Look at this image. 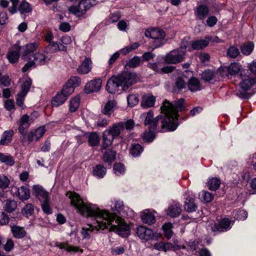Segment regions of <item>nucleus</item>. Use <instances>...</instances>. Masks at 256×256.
I'll return each instance as SVG.
<instances>
[{"instance_id": "nucleus-51", "label": "nucleus", "mask_w": 256, "mask_h": 256, "mask_svg": "<svg viewBox=\"0 0 256 256\" xmlns=\"http://www.w3.org/2000/svg\"><path fill=\"white\" fill-rule=\"evenodd\" d=\"M143 151V148L139 144H132L130 150V154L134 157L138 156Z\"/></svg>"}, {"instance_id": "nucleus-57", "label": "nucleus", "mask_w": 256, "mask_h": 256, "mask_svg": "<svg viewBox=\"0 0 256 256\" xmlns=\"http://www.w3.org/2000/svg\"><path fill=\"white\" fill-rule=\"evenodd\" d=\"M88 142L92 146H96L99 143V137L97 134L92 133L88 136Z\"/></svg>"}, {"instance_id": "nucleus-64", "label": "nucleus", "mask_w": 256, "mask_h": 256, "mask_svg": "<svg viewBox=\"0 0 256 256\" xmlns=\"http://www.w3.org/2000/svg\"><path fill=\"white\" fill-rule=\"evenodd\" d=\"M176 86L178 90H182L186 87V83L182 78H178L175 82Z\"/></svg>"}, {"instance_id": "nucleus-46", "label": "nucleus", "mask_w": 256, "mask_h": 256, "mask_svg": "<svg viewBox=\"0 0 256 256\" xmlns=\"http://www.w3.org/2000/svg\"><path fill=\"white\" fill-rule=\"evenodd\" d=\"M156 127L148 126V132H146L144 134V139L147 142H150L153 140L154 138V132Z\"/></svg>"}, {"instance_id": "nucleus-22", "label": "nucleus", "mask_w": 256, "mask_h": 256, "mask_svg": "<svg viewBox=\"0 0 256 256\" xmlns=\"http://www.w3.org/2000/svg\"><path fill=\"white\" fill-rule=\"evenodd\" d=\"M30 118L24 114L22 116L19 122V128H18V132H19L24 135L26 134V129L29 127L32 121Z\"/></svg>"}, {"instance_id": "nucleus-25", "label": "nucleus", "mask_w": 256, "mask_h": 256, "mask_svg": "<svg viewBox=\"0 0 256 256\" xmlns=\"http://www.w3.org/2000/svg\"><path fill=\"white\" fill-rule=\"evenodd\" d=\"M54 246L58 248L61 250H64L68 252H80V253H82L83 252V250L82 249L79 248L78 246H70L68 242H56Z\"/></svg>"}, {"instance_id": "nucleus-17", "label": "nucleus", "mask_w": 256, "mask_h": 256, "mask_svg": "<svg viewBox=\"0 0 256 256\" xmlns=\"http://www.w3.org/2000/svg\"><path fill=\"white\" fill-rule=\"evenodd\" d=\"M20 46L17 44L14 45L12 48L9 50L6 56L9 62L11 64L17 62L20 58Z\"/></svg>"}, {"instance_id": "nucleus-7", "label": "nucleus", "mask_w": 256, "mask_h": 256, "mask_svg": "<svg viewBox=\"0 0 256 256\" xmlns=\"http://www.w3.org/2000/svg\"><path fill=\"white\" fill-rule=\"evenodd\" d=\"M145 36L154 40L152 42L153 48L160 47L165 43L166 34L164 30L155 28H150L145 32Z\"/></svg>"}, {"instance_id": "nucleus-16", "label": "nucleus", "mask_w": 256, "mask_h": 256, "mask_svg": "<svg viewBox=\"0 0 256 256\" xmlns=\"http://www.w3.org/2000/svg\"><path fill=\"white\" fill-rule=\"evenodd\" d=\"M32 189L41 203L49 202L50 198L48 192L45 190L40 185H34Z\"/></svg>"}, {"instance_id": "nucleus-4", "label": "nucleus", "mask_w": 256, "mask_h": 256, "mask_svg": "<svg viewBox=\"0 0 256 256\" xmlns=\"http://www.w3.org/2000/svg\"><path fill=\"white\" fill-rule=\"evenodd\" d=\"M110 214L113 215L114 218L108 228L122 237L128 236L130 234L129 226L126 223L122 218L116 216L114 214L110 212Z\"/></svg>"}, {"instance_id": "nucleus-49", "label": "nucleus", "mask_w": 256, "mask_h": 256, "mask_svg": "<svg viewBox=\"0 0 256 256\" xmlns=\"http://www.w3.org/2000/svg\"><path fill=\"white\" fill-rule=\"evenodd\" d=\"M80 98L78 96L72 98L70 102L69 109L71 112H76L80 106Z\"/></svg>"}, {"instance_id": "nucleus-54", "label": "nucleus", "mask_w": 256, "mask_h": 256, "mask_svg": "<svg viewBox=\"0 0 256 256\" xmlns=\"http://www.w3.org/2000/svg\"><path fill=\"white\" fill-rule=\"evenodd\" d=\"M240 54L238 48L236 46H231L227 50L226 54L230 58H236Z\"/></svg>"}, {"instance_id": "nucleus-37", "label": "nucleus", "mask_w": 256, "mask_h": 256, "mask_svg": "<svg viewBox=\"0 0 256 256\" xmlns=\"http://www.w3.org/2000/svg\"><path fill=\"white\" fill-rule=\"evenodd\" d=\"M202 78L206 82L216 80L217 75L216 72L210 70H206L202 73Z\"/></svg>"}, {"instance_id": "nucleus-61", "label": "nucleus", "mask_w": 256, "mask_h": 256, "mask_svg": "<svg viewBox=\"0 0 256 256\" xmlns=\"http://www.w3.org/2000/svg\"><path fill=\"white\" fill-rule=\"evenodd\" d=\"M140 62V58L138 56H135L129 60L128 64L130 67L136 68L139 66Z\"/></svg>"}, {"instance_id": "nucleus-35", "label": "nucleus", "mask_w": 256, "mask_h": 256, "mask_svg": "<svg viewBox=\"0 0 256 256\" xmlns=\"http://www.w3.org/2000/svg\"><path fill=\"white\" fill-rule=\"evenodd\" d=\"M34 58L33 61L35 62L36 64L37 65H44L45 64L48 60L46 56L42 53L41 52H36L33 56H32V58Z\"/></svg>"}, {"instance_id": "nucleus-1", "label": "nucleus", "mask_w": 256, "mask_h": 256, "mask_svg": "<svg viewBox=\"0 0 256 256\" xmlns=\"http://www.w3.org/2000/svg\"><path fill=\"white\" fill-rule=\"evenodd\" d=\"M66 196L70 200V204L77 212L88 218L92 222L82 228L81 233L84 238L90 237L92 231L108 228L114 219V216L105 210H101L96 205L84 202L80 196L74 192H70Z\"/></svg>"}, {"instance_id": "nucleus-24", "label": "nucleus", "mask_w": 256, "mask_h": 256, "mask_svg": "<svg viewBox=\"0 0 256 256\" xmlns=\"http://www.w3.org/2000/svg\"><path fill=\"white\" fill-rule=\"evenodd\" d=\"M208 8L204 4H200L194 9L196 18L200 20H204L208 15Z\"/></svg>"}, {"instance_id": "nucleus-60", "label": "nucleus", "mask_w": 256, "mask_h": 256, "mask_svg": "<svg viewBox=\"0 0 256 256\" xmlns=\"http://www.w3.org/2000/svg\"><path fill=\"white\" fill-rule=\"evenodd\" d=\"M80 82L81 80L79 77L74 76L70 78L67 83L74 88L75 87L80 85Z\"/></svg>"}, {"instance_id": "nucleus-63", "label": "nucleus", "mask_w": 256, "mask_h": 256, "mask_svg": "<svg viewBox=\"0 0 256 256\" xmlns=\"http://www.w3.org/2000/svg\"><path fill=\"white\" fill-rule=\"evenodd\" d=\"M22 212H24L26 217L32 215L34 212V206L32 204H27L25 207L23 208Z\"/></svg>"}, {"instance_id": "nucleus-41", "label": "nucleus", "mask_w": 256, "mask_h": 256, "mask_svg": "<svg viewBox=\"0 0 256 256\" xmlns=\"http://www.w3.org/2000/svg\"><path fill=\"white\" fill-rule=\"evenodd\" d=\"M0 162L6 165L12 166L14 164V160L13 158L8 154H5L0 152Z\"/></svg>"}, {"instance_id": "nucleus-38", "label": "nucleus", "mask_w": 256, "mask_h": 256, "mask_svg": "<svg viewBox=\"0 0 256 256\" xmlns=\"http://www.w3.org/2000/svg\"><path fill=\"white\" fill-rule=\"evenodd\" d=\"M66 98L62 92L58 93L52 100V104L53 106H58L66 100Z\"/></svg>"}, {"instance_id": "nucleus-31", "label": "nucleus", "mask_w": 256, "mask_h": 256, "mask_svg": "<svg viewBox=\"0 0 256 256\" xmlns=\"http://www.w3.org/2000/svg\"><path fill=\"white\" fill-rule=\"evenodd\" d=\"M154 249L158 250L164 252H166L170 250H176V246H174L172 244L162 242L156 243L154 246Z\"/></svg>"}, {"instance_id": "nucleus-52", "label": "nucleus", "mask_w": 256, "mask_h": 256, "mask_svg": "<svg viewBox=\"0 0 256 256\" xmlns=\"http://www.w3.org/2000/svg\"><path fill=\"white\" fill-rule=\"evenodd\" d=\"M113 170L114 174L116 176L122 175L126 171V168L121 163H116L114 165Z\"/></svg>"}, {"instance_id": "nucleus-36", "label": "nucleus", "mask_w": 256, "mask_h": 256, "mask_svg": "<svg viewBox=\"0 0 256 256\" xmlns=\"http://www.w3.org/2000/svg\"><path fill=\"white\" fill-rule=\"evenodd\" d=\"M11 231L14 238H22L26 235V232L22 227L18 226H11Z\"/></svg>"}, {"instance_id": "nucleus-11", "label": "nucleus", "mask_w": 256, "mask_h": 256, "mask_svg": "<svg viewBox=\"0 0 256 256\" xmlns=\"http://www.w3.org/2000/svg\"><path fill=\"white\" fill-rule=\"evenodd\" d=\"M38 46V43L34 42L20 47L22 58L24 60H30L34 54L33 52L37 49Z\"/></svg>"}, {"instance_id": "nucleus-50", "label": "nucleus", "mask_w": 256, "mask_h": 256, "mask_svg": "<svg viewBox=\"0 0 256 256\" xmlns=\"http://www.w3.org/2000/svg\"><path fill=\"white\" fill-rule=\"evenodd\" d=\"M162 228L164 232V236L168 239L170 238L173 234L172 230V224L170 222H166L162 226Z\"/></svg>"}, {"instance_id": "nucleus-5", "label": "nucleus", "mask_w": 256, "mask_h": 256, "mask_svg": "<svg viewBox=\"0 0 256 256\" xmlns=\"http://www.w3.org/2000/svg\"><path fill=\"white\" fill-rule=\"evenodd\" d=\"M248 72L246 71L245 74L240 78L242 79L240 83V90L238 96L242 98H248L251 94L248 90L256 83V78H252L246 74Z\"/></svg>"}, {"instance_id": "nucleus-6", "label": "nucleus", "mask_w": 256, "mask_h": 256, "mask_svg": "<svg viewBox=\"0 0 256 256\" xmlns=\"http://www.w3.org/2000/svg\"><path fill=\"white\" fill-rule=\"evenodd\" d=\"M96 4V0H80L78 5L69 7L68 12L78 17L84 16L88 10Z\"/></svg>"}, {"instance_id": "nucleus-26", "label": "nucleus", "mask_w": 256, "mask_h": 256, "mask_svg": "<svg viewBox=\"0 0 256 256\" xmlns=\"http://www.w3.org/2000/svg\"><path fill=\"white\" fill-rule=\"evenodd\" d=\"M58 50L66 51V46L63 44L54 42V41H50L48 42V44L46 48V51L47 53H54Z\"/></svg>"}, {"instance_id": "nucleus-10", "label": "nucleus", "mask_w": 256, "mask_h": 256, "mask_svg": "<svg viewBox=\"0 0 256 256\" xmlns=\"http://www.w3.org/2000/svg\"><path fill=\"white\" fill-rule=\"evenodd\" d=\"M184 208L188 212H195L197 205L195 201V196L192 192L188 190L184 195Z\"/></svg>"}, {"instance_id": "nucleus-47", "label": "nucleus", "mask_w": 256, "mask_h": 256, "mask_svg": "<svg viewBox=\"0 0 256 256\" xmlns=\"http://www.w3.org/2000/svg\"><path fill=\"white\" fill-rule=\"evenodd\" d=\"M32 80L29 78H26L25 80L23 82L21 86V91L20 93L22 94L23 95H26L32 85Z\"/></svg>"}, {"instance_id": "nucleus-23", "label": "nucleus", "mask_w": 256, "mask_h": 256, "mask_svg": "<svg viewBox=\"0 0 256 256\" xmlns=\"http://www.w3.org/2000/svg\"><path fill=\"white\" fill-rule=\"evenodd\" d=\"M166 212L168 216L172 218H176L180 215L182 208L178 203L174 202L168 206Z\"/></svg>"}, {"instance_id": "nucleus-9", "label": "nucleus", "mask_w": 256, "mask_h": 256, "mask_svg": "<svg viewBox=\"0 0 256 256\" xmlns=\"http://www.w3.org/2000/svg\"><path fill=\"white\" fill-rule=\"evenodd\" d=\"M184 55L185 51L174 50L167 54L164 60L167 64H176L183 61Z\"/></svg>"}, {"instance_id": "nucleus-62", "label": "nucleus", "mask_w": 256, "mask_h": 256, "mask_svg": "<svg viewBox=\"0 0 256 256\" xmlns=\"http://www.w3.org/2000/svg\"><path fill=\"white\" fill-rule=\"evenodd\" d=\"M27 62L24 64V67L22 68V72H26L28 71L30 68H34L36 66L35 62L33 61L30 58V60H26Z\"/></svg>"}, {"instance_id": "nucleus-40", "label": "nucleus", "mask_w": 256, "mask_h": 256, "mask_svg": "<svg viewBox=\"0 0 256 256\" xmlns=\"http://www.w3.org/2000/svg\"><path fill=\"white\" fill-rule=\"evenodd\" d=\"M13 134L12 130H6L4 132L0 140V144L6 145L10 143L12 140Z\"/></svg>"}, {"instance_id": "nucleus-53", "label": "nucleus", "mask_w": 256, "mask_h": 256, "mask_svg": "<svg viewBox=\"0 0 256 256\" xmlns=\"http://www.w3.org/2000/svg\"><path fill=\"white\" fill-rule=\"evenodd\" d=\"M17 208V202L14 200H7L5 204L4 208L6 211L11 212L14 211Z\"/></svg>"}, {"instance_id": "nucleus-21", "label": "nucleus", "mask_w": 256, "mask_h": 256, "mask_svg": "<svg viewBox=\"0 0 256 256\" xmlns=\"http://www.w3.org/2000/svg\"><path fill=\"white\" fill-rule=\"evenodd\" d=\"M14 194L22 200H28L30 198V192L29 189L24 186H21L19 188L16 187Z\"/></svg>"}, {"instance_id": "nucleus-2", "label": "nucleus", "mask_w": 256, "mask_h": 256, "mask_svg": "<svg viewBox=\"0 0 256 256\" xmlns=\"http://www.w3.org/2000/svg\"><path fill=\"white\" fill-rule=\"evenodd\" d=\"M185 108L184 100L180 98L174 104L166 100L161 106V112L164 118L162 122V126L168 131L175 130L178 126L177 120L178 117V112Z\"/></svg>"}, {"instance_id": "nucleus-15", "label": "nucleus", "mask_w": 256, "mask_h": 256, "mask_svg": "<svg viewBox=\"0 0 256 256\" xmlns=\"http://www.w3.org/2000/svg\"><path fill=\"white\" fill-rule=\"evenodd\" d=\"M228 72L230 76H234L238 75L240 78L246 72V70L244 69L242 66L237 62L231 63L228 66Z\"/></svg>"}, {"instance_id": "nucleus-13", "label": "nucleus", "mask_w": 256, "mask_h": 256, "mask_svg": "<svg viewBox=\"0 0 256 256\" xmlns=\"http://www.w3.org/2000/svg\"><path fill=\"white\" fill-rule=\"evenodd\" d=\"M156 212L154 210L146 209L141 212L142 222L148 225H152L156 222Z\"/></svg>"}, {"instance_id": "nucleus-29", "label": "nucleus", "mask_w": 256, "mask_h": 256, "mask_svg": "<svg viewBox=\"0 0 256 256\" xmlns=\"http://www.w3.org/2000/svg\"><path fill=\"white\" fill-rule=\"evenodd\" d=\"M209 42V38L194 41L192 43L191 47L189 48L188 51H192V50H198L204 48L208 46Z\"/></svg>"}, {"instance_id": "nucleus-20", "label": "nucleus", "mask_w": 256, "mask_h": 256, "mask_svg": "<svg viewBox=\"0 0 256 256\" xmlns=\"http://www.w3.org/2000/svg\"><path fill=\"white\" fill-rule=\"evenodd\" d=\"M45 132V127L42 126L38 128L34 131H31L28 132L27 134V138L29 142L33 140H38L43 136Z\"/></svg>"}, {"instance_id": "nucleus-42", "label": "nucleus", "mask_w": 256, "mask_h": 256, "mask_svg": "<svg viewBox=\"0 0 256 256\" xmlns=\"http://www.w3.org/2000/svg\"><path fill=\"white\" fill-rule=\"evenodd\" d=\"M220 180L217 178H212L208 182V186L210 190H216L218 188L220 184Z\"/></svg>"}, {"instance_id": "nucleus-12", "label": "nucleus", "mask_w": 256, "mask_h": 256, "mask_svg": "<svg viewBox=\"0 0 256 256\" xmlns=\"http://www.w3.org/2000/svg\"><path fill=\"white\" fill-rule=\"evenodd\" d=\"M102 80L100 78H95L88 82L84 86V91L86 94L98 92L101 89Z\"/></svg>"}, {"instance_id": "nucleus-18", "label": "nucleus", "mask_w": 256, "mask_h": 256, "mask_svg": "<svg viewBox=\"0 0 256 256\" xmlns=\"http://www.w3.org/2000/svg\"><path fill=\"white\" fill-rule=\"evenodd\" d=\"M231 222L229 219L224 218L222 219L218 223V225L212 226L211 229L214 232H224L230 228Z\"/></svg>"}, {"instance_id": "nucleus-8", "label": "nucleus", "mask_w": 256, "mask_h": 256, "mask_svg": "<svg viewBox=\"0 0 256 256\" xmlns=\"http://www.w3.org/2000/svg\"><path fill=\"white\" fill-rule=\"evenodd\" d=\"M110 206L114 214H118L121 217L130 218L134 216V212L128 206H125L122 200H114L112 202Z\"/></svg>"}, {"instance_id": "nucleus-30", "label": "nucleus", "mask_w": 256, "mask_h": 256, "mask_svg": "<svg viewBox=\"0 0 256 256\" xmlns=\"http://www.w3.org/2000/svg\"><path fill=\"white\" fill-rule=\"evenodd\" d=\"M106 130L116 138L118 136L121 132L124 130V124L122 122H119L114 124L112 127Z\"/></svg>"}, {"instance_id": "nucleus-28", "label": "nucleus", "mask_w": 256, "mask_h": 256, "mask_svg": "<svg viewBox=\"0 0 256 256\" xmlns=\"http://www.w3.org/2000/svg\"><path fill=\"white\" fill-rule=\"evenodd\" d=\"M162 118L161 116H158L154 118V114L151 110H150L147 114L144 120L145 125H148V126H157V124L159 119Z\"/></svg>"}, {"instance_id": "nucleus-56", "label": "nucleus", "mask_w": 256, "mask_h": 256, "mask_svg": "<svg viewBox=\"0 0 256 256\" xmlns=\"http://www.w3.org/2000/svg\"><path fill=\"white\" fill-rule=\"evenodd\" d=\"M233 216L234 218L239 220H244L248 217L247 212L244 210H240L234 212Z\"/></svg>"}, {"instance_id": "nucleus-39", "label": "nucleus", "mask_w": 256, "mask_h": 256, "mask_svg": "<svg viewBox=\"0 0 256 256\" xmlns=\"http://www.w3.org/2000/svg\"><path fill=\"white\" fill-rule=\"evenodd\" d=\"M114 138H115L110 134L109 132L106 130L103 134L104 146L102 148H106L110 146Z\"/></svg>"}, {"instance_id": "nucleus-43", "label": "nucleus", "mask_w": 256, "mask_h": 256, "mask_svg": "<svg viewBox=\"0 0 256 256\" xmlns=\"http://www.w3.org/2000/svg\"><path fill=\"white\" fill-rule=\"evenodd\" d=\"M156 99L153 96H146L142 102V106L144 108H150L154 104Z\"/></svg>"}, {"instance_id": "nucleus-14", "label": "nucleus", "mask_w": 256, "mask_h": 256, "mask_svg": "<svg viewBox=\"0 0 256 256\" xmlns=\"http://www.w3.org/2000/svg\"><path fill=\"white\" fill-rule=\"evenodd\" d=\"M136 234L140 239L146 240H150L154 236L153 232L150 228L142 226L137 227Z\"/></svg>"}, {"instance_id": "nucleus-58", "label": "nucleus", "mask_w": 256, "mask_h": 256, "mask_svg": "<svg viewBox=\"0 0 256 256\" xmlns=\"http://www.w3.org/2000/svg\"><path fill=\"white\" fill-rule=\"evenodd\" d=\"M74 88H73V87L66 82L63 86L60 92L66 96L67 98L74 92Z\"/></svg>"}, {"instance_id": "nucleus-45", "label": "nucleus", "mask_w": 256, "mask_h": 256, "mask_svg": "<svg viewBox=\"0 0 256 256\" xmlns=\"http://www.w3.org/2000/svg\"><path fill=\"white\" fill-rule=\"evenodd\" d=\"M216 72L217 75V80L220 78H227L230 76L228 66H221Z\"/></svg>"}, {"instance_id": "nucleus-19", "label": "nucleus", "mask_w": 256, "mask_h": 256, "mask_svg": "<svg viewBox=\"0 0 256 256\" xmlns=\"http://www.w3.org/2000/svg\"><path fill=\"white\" fill-rule=\"evenodd\" d=\"M105 148H102V160L105 163L108 164L109 166H111L112 162L116 160V152L111 149L104 150Z\"/></svg>"}, {"instance_id": "nucleus-34", "label": "nucleus", "mask_w": 256, "mask_h": 256, "mask_svg": "<svg viewBox=\"0 0 256 256\" xmlns=\"http://www.w3.org/2000/svg\"><path fill=\"white\" fill-rule=\"evenodd\" d=\"M116 102L114 100H109L106 104L102 113L108 116H110L114 112Z\"/></svg>"}, {"instance_id": "nucleus-55", "label": "nucleus", "mask_w": 256, "mask_h": 256, "mask_svg": "<svg viewBox=\"0 0 256 256\" xmlns=\"http://www.w3.org/2000/svg\"><path fill=\"white\" fill-rule=\"evenodd\" d=\"M18 11L21 14L29 12L32 10L31 6L28 2L23 1L19 6Z\"/></svg>"}, {"instance_id": "nucleus-32", "label": "nucleus", "mask_w": 256, "mask_h": 256, "mask_svg": "<svg viewBox=\"0 0 256 256\" xmlns=\"http://www.w3.org/2000/svg\"><path fill=\"white\" fill-rule=\"evenodd\" d=\"M188 86L189 90L192 92L200 90L202 89V86L198 80L195 78H192L189 80Z\"/></svg>"}, {"instance_id": "nucleus-44", "label": "nucleus", "mask_w": 256, "mask_h": 256, "mask_svg": "<svg viewBox=\"0 0 256 256\" xmlns=\"http://www.w3.org/2000/svg\"><path fill=\"white\" fill-rule=\"evenodd\" d=\"M254 44L252 42H248L244 44L241 46L242 52L246 56L250 55L252 52Z\"/></svg>"}, {"instance_id": "nucleus-27", "label": "nucleus", "mask_w": 256, "mask_h": 256, "mask_svg": "<svg viewBox=\"0 0 256 256\" xmlns=\"http://www.w3.org/2000/svg\"><path fill=\"white\" fill-rule=\"evenodd\" d=\"M92 61L88 58H86L78 68V72L80 74H86L92 70Z\"/></svg>"}, {"instance_id": "nucleus-3", "label": "nucleus", "mask_w": 256, "mask_h": 256, "mask_svg": "<svg viewBox=\"0 0 256 256\" xmlns=\"http://www.w3.org/2000/svg\"><path fill=\"white\" fill-rule=\"evenodd\" d=\"M138 80V78L136 74L124 72L120 74L110 78L107 82L106 89L110 94L125 91L134 84Z\"/></svg>"}, {"instance_id": "nucleus-48", "label": "nucleus", "mask_w": 256, "mask_h": 256, "mask_svg": "<svg viewBox=\"0 0 256 256\" xmlns=\"http://www.w3.org/2000/svg\"><path fill=\"white\" fill-rule=\"evenodd\" d=\"M199 196L201 200L204 203L210 202L214 199V196L212 194L205 190H202L200 192Z\"/></svg>"}, {"instance_id": "nucleus-33", "label": "nucleus", "mask_w": 256, "mask_h": 256, "mask_svg": "<svg viewBox=\"0 0 256 256\" xmlns=\"http://www.w3.org/2000/svg\"><path fill=\"white\" fill-rule=\"evenodd\" d=\"M106 172V168L102 164L96 165L93 168V175L98 178H102Z\"/></svg>"}, {"instance_id": "nucleus-59", "label": "nucleus", "mask_w": 256, "mask_h": 256, "mask_svg": "<svg viewBox=\"0 0 256 256\" xmlns=\"http://www.w3.org/2000/svg\"><path fill=\"white\" fill-rule=\"evenodd\" d=\"M128 105L131 107L136 106L139 102V98L138 96L136 94H130L127 98Z\"/></svg>"}]
</instances>
